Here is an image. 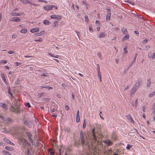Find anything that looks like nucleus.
<instances>
[{
    "instance_id": "27",
    "label": "nucleus",
    "mask_w": 155,
    "mask_h": 155,
    "mask_svg": "<svg viewBox=\"0 0 155 155\" xmlns=\"http://www.w3.org/2000/svg\"><path fill=\"white\" fill-rule=\"evenodd\" d=\"M44 24L46 25H49L50 24V22L48 20H45L43 22Z\"/></svg>"
},
{
    "instance_id": "5",
    "label": "nucleus",
    "mask_w": 155,
    "mask_h": 155,
    "mask_svg": "<svg viewBox=\"0 0 155 155\" xmlns=\"http://www.w3.org/2000/svg\"><path fill=\"white\" fill-rule=\"evenodd\" d=\"M54 5H46L44 7V8L46 10H50L52 9Z\"/></svg>"
},
{
    "instance_id": "59",
    "label": "nucleus",
    "mask_w": 155,
    "mask_h": 155,
    "mask_svg": "<svg viewBox=\"0 0 155 155\" xmlns=\"http://www.w3.org/2000/svg\"><path fill=\"white\" fill-rule=\"evenodd\" d=\"M130 87V85H128L124 89V90H127Z\"/></svg>"
},
{
    "instance_id": "8",
    "label": "nucleus",
    "mask_w": 155,
    "mask_h": 155,
    "mask_svg": "<svg viewBox=\"0 0 155 155\" xmlns=\"http://www.w3.org/2000/svg\"><path fill=\"white\" fill-rule=\"evenodd\" d=\"M138 89L135 87L134 86L133 87L130 91V94L131 95L134 94L136 91Z\"/></svg>"
},
{
    "instance_id": "24",
    "label": "nucleus",
    "mask_w": 155,
    "mask_h": 155,
    "mask_svg": "<svg viewBox=\"0 0 155 155\" xmlns=\"http://www.w3.org/2000/svg\"><path fill=\"white\" fill-rule=\"evenodd\" d=\"M151 82H150V79H148L147 81V86L148 87H149L150 86V85L151 84Z\"/></svg>"
},
{
    "instance_id": "26",
    "label": "nucleus",
    "mask_w": 155,
    "mask_h": 155,
    "mask_svg": "<svg viewBox=\"0 0 155 155\" xmlns=\"http://www.w3.org/2000/svg\"><path fill=\"white\" fill-rule=\"evenodd\" d=\"M4 140L8 144H9L11 143V141L6 138H4Z\"/></svg>"
},
{
    "instance_id": "14",
    "label": "nucleus",
    "mask_w": 155,
    "mask_h": 155,
    "mask_svg": "<svg viewBox=\"0 0 155 155\" xmlns=\"http://www.w3.org/2000/svg\"><path fill=\"white\" fill-rule=\"evenodd\" d=\"M20 141L24 143V145H26V144H28V143L27 140L25 139L22 138H20Z\"/></svg>"
},
{
    "instance_id": "47",
    "label": "nucleus",
    "mask_w": 155,
    "mask_h": 155,
    "mask_svg": "<svg viewBox=\"0 0 155 155\" xmlns=\"http://www.w3.org/2000/svg\"><path fill=\"white\" fill-rule=\"evenodd\" d=\"M137 55V54H136V55L134 57L133 60L132 61V62H133V63H134L135 62V61H136V59Z\"/></svg>"
},
{
    "instance_id": "60",
    "label": "nucleus",
    "mask_w": 155,
    "mask_h": 155,
    "mask_svg": "<svg viewBox=\"0 0 155 155\" xmlns=\"http://www.w3.org/2000/svg\"><path fill=\"white\" fill-rule=\"evenodd\" d=\"M152 58L153 59L155 58V53H153L152 55Z\"/></svg>"
},
{
    "instance_id": "43",
    "label": "nucleus",
    "mask_w": 155,
    "mask_h": 155,
    "mask_svg": "<svg viewBox=\"0 0 155 155\" xmlns=\"http://www.w3.org/2000/svg\"><path fill=\"white\" fill-rule=\"evenodd\" d=\"M5 148L6 150H12V147H8V146H6L5 147Z\"/></svg>"
},
{
    "instance_id": "62",
    "label": "nucleus",
    "mask_w": 155,
    "mask_h": 155,
    "mask_svg": "<svg viewBox=\"0 0 155 155\" xmlns=\"http://www.w3.org/2000/svg\"><path fill=\"white\" fill-rule=\"evenodd\" d=\"M25 106L28 107H29V103H27L26 104H25Z\"/></svg>"
},
{
    "instance_id": "12",
    "label": "nucleus",
    "mask_w": 155,
    "mask_h": 155,
    "mask_svg": "<svg viewBox=\"0 0 155 155\" xmlns=\"http://www.w3.org/2000/svg\"><path fill=\"white\" fill-rule=\"evenodd\" d=\"M107 36V34L105 32H103L99 35V38H103Z\"/></svg>"
},
{
    "instance_id": "33",
    "label": "nucleus",
    "mask_w": 155,
    "mask_h": 155,
    "mask_svg": "<svg viewBox=\"0 0 155 155\" xmlns=\"http://www.w3.org/2000/svg\"><path fill=\"white\" fill-rule=\"evenodd\" d=\"M21 2L24 4H26L28 3V0H21Z\"/></svg>"
},
{
    "instance_id": "46",
    "label": "nucleus",
    "mask_w": 155,
    "mask_h": 155,
    "mask_svg": "<svg viewBox=\"0 0 155 155\" xmlns=\"http://www.w3.org/2000/svg\"><path fill=\"white\" fill-rule=\"evenodd\" d=\"M148 41L147 39H145L143 41L142 43L143 44H146L147 43Z\"/></svg>"
},
{
    "instance_id": "52",
    "label": "nucleus",
    "mask_w": 155,
    "mask_h": 155,
    "mask_svg": "<svg viewBox=\"0 0 155 155\" xmlns=\"http://www.w3.org/2000/svg\"><path fill=\"white\" fill-rule=\"evenodd\" d=\"M150 48V46L149 45H147L144 48V49L145 50H147Z\"/></svg>"
},
{
    "instance_id": "44",
    "label": "nucleus",
    "mask_w": 155,
    "mask_h": 155,
    "mask_svg": "<svg viewBox=\"0 0 155 155\" xmlns=\"http://www.w3.org/2000/svg\"><path fill=\"white\" fill-rule=\"evenodd\" d=\"M24 122L25 124H26V125H28L29 124V121L27 120H24Z\"/></svg>"
},
{
    "instance_id": "32",
    "label": "nucleus",
    "mask_w": 155,
    "mask_h": 155,
    "mask_svg": "<svg viewBox=\"0 0 155 155\" xmlns=\"http://www.w3.org/2000/svg\"><path fill=\"white\" fill-rule=\"evenodd\" d=\"M58 25V23L57 21H54V22L53 23V25L54 27H56Z\"/></svg>"
},
{
    "instance_id": "57",
    "label": "nucleus",
    "mask_w": 155,
    "mask_h": 155,
    "mask_svg": "<svg viewBox=\"0 0 155 155\" xmlns=\"http://www.w3.org/2000/svg\"><path fill=\"white\" fill-rule=\"evenodd\" d=\"M20 64H21L20 63H19V62H16L15 63V64L17 66H19Z\"/></svg>"
},
{
    "instance_id": "38",
    "label": "nucleus",
    "mask_w": 155,
    "mask_h": 155,
    "mask_svg": "<svg viewBox=\"0 0 155 155\" xmlns=\"http://www.w3.org/2000/svg\"><path fill=\"white\" fill-rule=\"evenodd\" d=\"M51 100V98H45L43 99V100L44 102H47L48 101Z\"/></svg>"
},
{
    "instance_id": "48",
    "label": "nucleus",
    "mask_w": 155,
    "mask_h": 155,
    "mask_svg": "<svg viewBox=\"0 0 155 155\" xmlns=\"http://www.w3.org/2000/svg\"><path fill=\"white\" fill-rule=\"evenodd\" d=\"M8 94H10L11 97H13V95L12 93L9 90H8Z\"/></svg>"
},
{
    "instance_id": "18",
    "label": "nucleus",
    "mask_w": 155,
    "mask_h": 155,
    "mask_svg": "<svg viewBox=\"0 0 155 155\" xmlns=\"http://www.w3.org/2000/svg\"><path fill=\"white\" fill-rule=\"evenodd\" d=\"M48 152L51 155H54L55 152L51 148L48 149Z\"/></svg>"
},
{
    "instance_id": "17",
    "label": "nucleus",
    "mask_w": 155,
    "mask_h": 155,
    "mask_svg": "<svg viewBox=\"0 0 155 155\" xmlns=\"http://www.w3.org/2000/svg\"><path fill=\"white\" fill-rule=\"evenodd\" d=\"M138 104V98L136 99L135 101V102L134 104L132 103V106L134 107H135V108H136Z\"/></svg>"
},
{
    "instance_id": "6",
    "label": "nucleus",
    "mask_w": 155,
    "mask_h": 155,
    "mask_svg": "<svg viewBox=\"0 0 155 155\" xmlns=\"http://www.w3.org/2000/svg\"><path fill=\"white\" fill-rule=\"evenodd\" d=\"M95 128L94 127H93L92 130V134L93 140H95V141H96L97 140V139L96 137V136L95 134Z\"/></svg>"
},
{
    "instance_id": "41",
    "label": "nucleus",
    "mask_w": 155,
    "mask_h": 155,
    "mask_svg": "<svg viewBox=\"0 0 155 155\" xmlns=\"http://www.w3.org/2000/svg\"><path fill=\"white\" fill-rule=\"evenodd\" d=\"M21 32L22 33H25L27 32V30L26 29H23L21 30Z\"/></svg>"
},
{
    "instance_id": "58",
    "label": "nucleus",
    "mask_w": 155,
    "mask_h": 155,
    "mask_svg": "<svg viewBox=\"0 0 155 155\" xmlns=\"http://www.w3.org/2000/svg\"><path fill=\"white\" fill-rule=\"evenodd\" d=\"M49 54L51 57H54V54H52L51 53H49Z\"/></svg>"
},
{
    "instance_id": "16",
    "label": "nucleus",
    "mask_w": 155,
    "mask_h": 155,
    "mask_svg": "<svg viewBox=\"0 0 155 155\" xmlns=\"http://www.w3.org/2000/svg\"><path fill=\"white\" fill-rule=\"evenodd\" d=\"M39 30V29L38 28H34L31 30L30 31L32 33L37 32Z\"/></svg>"
},
{
    "instance_id": "13",
    "label": "nucleus",
    "mask_w": 155,
    "mask_h": 155,
    "mask_svg": "<svg viewBox=\"0 0 155 155\" xmlns=\"http://www.w3.org/2000/svg\"><path fill=\"white\" fill-rule=\"evenodd\" d=\"M103 136L101 134H100L97 137H96L97 138V140L96 141H95V140H94L95 141H97V142H99L100 140H98V139H100V140H101V139L103 137Z\"/></svg>"
},
{
    "instance_id": "3",
    "label": "nucleus",
    "mask_w": 155,
    "mask_h": 155,
    "mask_svg": "<svg viewBox=\"0 0 155 155\" xmlns=\"http://www.w3.org/2000/svg\"><path fill=\"white\" fill-rule=\"evenodd\" d=\"M0 118L2 119L7 124L11 123L12 121V119L9 117H4L3 116H0Z\"/></svg>"
},
{
    "instance_id": "55",
    "label": "nucleus",
    "mask_w": 155,
    "mask_h": 155,
    "mask_svg": "<svg viewBox=\"0 0 155 155\" xmlns=\"http://www.w3.org/2000/svg\"><path fill=\"white\" fill-rule=\"evenodd\" d=\"M97 71H100V68L99 65L98 64H97Z\"/></svg>"
},
{
    "instance_id": "49",
    "label": "nucleus",
    "mask_w": 155,
    "mask_h": 155,
    "mask_svg": "<svg viewBox=\"0 0 155 155\" xmlns=\"http://www.w3.org/2000/svg\"><path fill=\"white\" fill-rule=\"evenodd\" d=\"M35 41H38L40 42L42 41V39L41 38H39L38 39L35 40Z\"/></svg>"
},
{
    "instance_id": "10",
    "label": "nucleus",
    "mask_w": 155,
    "mask_h": 155,
    "mask_svg": "<svg viewBox=\"0 0 155 155\" xmlns=\"http://www.w3.org/2000/svg\"><path fill=\"white\" fill-rule=\"evenodd\" d=\"M12 21L15 22L20 21H21V19L19 18L14 17Z\"/></svg>"
},
{
    "instance_id": "35",
    "label": "nucleus",
    "mask_w": 155,
    "mask_h": 155,
    "mask_svg": "<svg viewBox=\"0 0 155 155\" xmlns=\"http://www.w3.org/2000/svg\"><path fill=\"white\" fill-rule=\"evenodd\" d=\"M155 95V91L153 92L152 93H151L150 94H149L148 96L150 97H153V96Z\"/></svg>"
},
{
    "instance_id": "54",
    "label": "nucleus",
    "mask_w": 155,
    "mask_h": 155,
    "mask_svg": "<svg viewBox=\"0 0 155 155\" xmlns=\"http://www.w3.org/2000/svg\"><path fill=\"white\" fill-rule=\"evenodd\" d=\"M8 53L10 54H13L14 53V51H10L8 52Z\"/></svg>"
},
{
    "instance_id": "21",
    "label": "nucleus",
    "mask_w": 155,
    "mask_h": 155,
    "mask_svg": "<svg viewBox=\"0 0 155 155\" xmlns=\"http://www.w3.org/2000/svg\"><path fill=\"white\" fill-rule=\"evenodd\" d=\"M111 13H108L107 14V15H106V19L107 20H109L110 19V16H111Z\"/></svg>"
},
{
    "instance_id": "25",
    "label": "nucleus",
    "mask_w": 155,
    "mask_h": 155,
    "mask_svg": "<svg viewBox=\"0 0 155 155\" xmlns=\"http://www.w3.org/2000/svg\"><path fill=\"white\" fill-rule=\"evenodd\" d=\"M1 76L2 78V80H3V81L5 83H6V81L5 79V78L4 74H1Z\"/></svg>"
},
{
    "instance_id": "30",
    "label": "nucleus",
    "mask_w": 155,
    "mask_h": 155,
    "mask_svg": "<svg viewBox=\"0 0 155 155\" xmlns=\"http://www.w3.org/2000/svg\"><path fill=\"white\" fill-rule=\"evenodd\" d=\"M97 56L101 60L102 59V56L100 52H99L97 53Z\"/></svg>"
},
{
    "instance_id": "39",
    "label": "nucleus",
    "mask_w": 155,
    "mask_h": 155,
    "mask_svg": "<svg viewBox=\"0 0 155 155\" xmlns=\"http://www.w3.org/2000/svg\"><path fill=\"white\" fill-rule=\"evenodd\" d=\"M132 145L128 144H127V146L126 147V148L127 150H130V149L132 147Z\"/></svg>"
},
{
    "instance_id": "64",
    "label": "nucleus",
    "mask_w": 155,
    "mask_h": 155,
    "mask_svg": "<svg viewBox=\"0 0 155 155\" xmlns=\"http://www.w3.org/2000/svg\"><path fill=\"white\" fill-rule=\"evenodd\" d=\"M134 63H133V62H132L130 64H129L128 66H129L130 67H131V66L133 65Z\"/></svg>"
},
{
    "instance_id": "51",
    "label": "nucleus",
    "mask_w": 155,
    "mask_h": 155,
    "mask_svg": "<svg viewBox=\"0 0 155 155\" xmlns=\"http://www.w3.org/2000/svg\"><path fill=\"white\" fill-rule=\"evenodd\" d=\"M126 2H128V3L132 5H134V3L133 2H131L129 1H126Z\"/></svg>"
},
{
    "instance_id": "9",
    "label": "nucleus",
    "mask_w": 155,
    "mask_h": 155,
    "mask_svg": "<svg viewBox=\"0 0 155 155\" xmlns=\"http://www.w3.org/2000/svg\"><path fill=\"white\" fill-rule=\"evenodd\" d=\"M40 88L41 89L45 88L49 90L53 89V87L47 85L41 86H40Z\"/></svg>"
},
{
    "instance_id": "23",
    "label": "nucleus",
    "mask_w": 155,
    "mask_h": 155,
    "mask_svg": "<svg viewBox=\"0 0 155 155\" xmlns=\"http://www.w3.org/2000/svg\"><path fill=\"white\" fill-rule=\"evenodd\" d=\"M80 142L79 141H75L74 142V145L75 147H78L79 146Z\"/></svg>"
},
{
    "instance_id": "53",
    "label": "nucleus",
    "mask_w": 155,
    "mask_h": 155,
    "mask_svg": "<svg viewBox=\"0 0 155 155\" xmlns=\"http://www.w3.org/2000/svg\"><path fill=\"white\" fill-rule=\"evenodd\" d=\"M20 83V81L18 80H16L15 81V84H18Z\"/></svg>"
},
{
    "instance_id": "2",
    "label": "nucleus",
    "mask_w": 155,
    "mask_h": 155,
    "mask_svg": "<svg viewBox=\"0 0 155 155\" xmlns=\"http://www.w3.org/2000/svg\"><path fill=\"white\" fill-rule=\"evenodd\" d=\"M14 102V104L11 105L10 109L11 110L16 113H20L22 111V110L20 109L19 100L18 99L17 101L15 100Z\"/></svg>"
},
{
    "instance_id": "19",
    "label": "nucleus",
    "mask_w": 155,
    "mask_h": 155,
    "mask_svg": "<svg viewBox=\"0 0 155 155\" xmlns=\"http://www.w3.org/2000/svg\"><path fill=\"white\" fill-rule=\"evenodd\" d=\"M140 86V82L139 81H137V82L135 84L134 86L137 88V89H138L139 87Z\"/></svg>"
},
{
    "instance_id": "31",
    "label": "nucleus",
    "mask_w": 155,
    "mask_h": 155,
    "mask_svg": "<svg viewBox=\"0 0 155 155\" xmlns=\"http://www.w3.org/2000/svg\"><path fill=\"white\" fill-rule=\"evenodd\" d=\"M127 47L126 46H125L124 48V54H125L126 53H127L128 51L127 50Z\"/></svg>"
},
{
    "instance_id": "22",
    "label": "nucleus",
    "mask_w": 155,
    "mask_h": 155,
    "mask_svg": "<svg viewBox=\"0 0 155 155\" xmlns=\"http://www.w3.org/2000/svg\"><path fill=\"white\" fill-rule=\"evenodd\" d=\"M98 73V76L99 78L100 81H101V72H100V70L97 71Z\"/></svg>"
},
{
    "instance_id": "42",
    "label": "nucleus",
    "mask_w": 155,
    "mask_h": 155,
    "mask_svg": "<svg viewBox=\"0 0 155 155\" xmlns=\"http://www.w3.org/2000/svg\"><path fill=\"white\" fill-rule=\"evenodd\" d=\"M84 18L86 21L87 22H88L89 20V19L87 15H85V16Z\"/></svg>"
},
{
    "instance_id": "7",
    "label": "nucleus",
    "mask_w": 155,
    "mask_h": 155,
    "mask_svg": "<svg viewBox=\"0 0 155 155\" xmlns=\"http://www.w3.org/2000/svg\"><path fill=\"white\" fill-rule=\"evenodd\" d=\"M103 142L105 144H106L108 146L111 145L113 143L110 140H103Z\"/></svg>"
},
{
    "instance_id": "28",
    "label": "nucleus",
    "mask_w": 155,
    "mask_h": 155,
    "mask_svg": "<svg viewBox=\"0 0 155 155\" xmlns=\"http://www.w3.org/2000/svg\"><path fill=\"white\" fill-rule=\"evenodd\" d=\"M80 116L79 115H76V121L77 123H78L80 121Z\"/></svg>"
},
{
    "instance_id": "50",
    "label": "nucleus",
    "mask_w": 155,
    "mask_h": 155,
    "mask_svg": "<svg viewBox=\"0 0 155 155\" xmlns=\"http://www.w3.org/2000/svg\"><path fill=\"white\" fill-rule=\"evenodd\" d=\"M152 53L151 52H149L148 53V57L149 58H150L151 57H152Z\"/></svg>"
},
{
    "instance_id": "1",
    "label": "nucleus",
    "mask_w": 155,
    "mask_h": 155,
    "mask_svg": "<svg viewBox=\"0 0 155 155\" xmlns=\"http://www.w3.org/2000/svg\"><path fill=\"white\" fill-rule=\"evenodd\" d=\"M80 138L81 140V143L82 146H86L88 148H90V144L88 140L86 134H84L82 130H80Z\"/></svg>"
},
{
    "instance_id": "36",
    "label": "nucleus",
    "mask_w": 155,
    "mask_h": 155,
    "mask_svg": "<svg viewBox=\"0 0 155 155\" xmlns=\"http://www.w3.org/2000/svg\"><path fill=\"white\" fill-rule=\"evenodd\" d=\"M121 31L123 33L125 34L127 32V31L126 29H125L124 28H123L121 29Z\"/></svg>"
},
{
    "instance_id": "37",
    "label": "nucleus",
    "mask_w": 155,
    "mask_h": 155,
    "mask_svg": "<svg viewBox=\"0 0 155 155\" xmlns=\"http://www.w3.org/2000/svg\"><path fill=\"white\" fill-rule=\"evenodd\" d=\"M11 15L12 16H19V14L15 12H12V13H11Z\"/></svg>"
},
{
    "instance_id": "34",
    "label": "nucleus",
    "mask_w": 155,
    "mask_h": 155,
    "mask_svg": "<svg viewBox=\"0 0 155 155\" xmlns=\"http://www.w3.org/2000/svg\"><path fill=\"white\" fill-rule=\"evenodd\" d=\"M127 117L128 119L130 120L131 122H134V120L130 115H127Z\"/></svg>"
},
{
    "instance_id": "63",
    "label": "nucleus",
    "mask_w": 155,
    "mask_h": 155,
    "mask_svg": "<svg viewBox=\"0 0 155 155\" xmlns=\"http://www.w3.org/2000/svg\"><path fill=\"white\" fill-rule=\"evenodd\" d=\"M27 155H29V149L28 148H27Z\"/></svg>"
},
{
    "instance_id": "45",
    "label": "nucleus",
    "mask_w": 155,
    "mask_h": 155,
    "mask_svg": "<svg viewBox=\"0 0 155 155\" xmlns=\"http://www.w3.org/2000/svg\"><path fill=\"white\" fill-rule=\"evenodd\" d=\"M85 119L84 121V124L83 126V127L84 129L86 126V123L85 122Z\"/></svg>"
},
{
    "instance_id": "61",
    "label": "nucleus",
    "mask_w": 155,
    "mask_h": 155,
    "mask_svg": "<svg viewBox=\"0 0 155 155\" xmlns=\"http://www.w3.org/2000/svg\"><path fill=\"white\" fill-rule=\"evenodd\" d=\"M2 62L3 64H5L7 63V62L6 61L2 60Z\"/></svg>"
},
{
    "instance_id": "56",
    "label": "nucleus",
    "mask_w": 155,
    "mask_h": 155,
    "mask_svg": "<svg viewBox=\"0 0 155 155\" xmlns=\"http://www.w3.org/2000/svg\"><path fill=\"white\" fill-rule=\"evenodd\" d=\"M65 108L67 110H68L69 109V107L68 105H66L65 106Z\"/></svg>"
},
{
    "instance_id": "11",
    "label": "nucleus",
    "mask_w": 155,
    "mask_h": 155,
    "mask_svg": "<svg viewBox=\"0 0 155 155\" xmlns=\"http://www.w3.org/2000/svg\"><path fill=\"white\" fill-rule=\"evenodd\" d=\"M32 135L30 133V142L33 145H35L36 144L34 141L31 138Z\"/></svg>"
},
{
    "instance_id": "29",
    "label": "nucleus",
    "mask_w": 155,
    "mask_h": 155,
    "mask_svg": "<svg viewBox=\"0 0 155 155\" xmlns=\"http://www.w3.org/2000/svg\"><path fill=\"white\" fill-rule=\"evenodd\" d=\"M129 38V35H128L125 36L123 38V40H124L126 39H128Z\"/></svg>"
},
{
    "instance_id": "40",
    "label": "nucleus",
    "mask_w": 155,
    "mask_h": 155,
    "mask_svg": "<svg viewBox=\"0 0 155 155\" xmlns=\"http://www.w3.org/2000/svg\"><path fill=\"white\" fill-rule=\"evenodd\" d=\"M89 30L91 32H92L94 31L93 30L92 28V26L91 25L89 26Z\"/></svg>"
},
{
    "instance_id": "15",
    "label": "nucleus",
    "mask_w": 155,
    "mask_h": 155,
    "mask_svg": "<svg viewBox=\"0 0 155 155\" xmlns=\"http://www.w3.org/2000/svg\"><path fill=\"white\" fill-rule=\"evenodd\" d=\"M44 34V31H41L39 33H35L34 35L35 36H41L43 35Z\"/></svg>"
},
{
    "instance_id": "4",
    "label": "nucleus",
    "mask_w": 155,
    "mask_h": 155,
    "mask_svg": "<svg viewBox=\"0 0 155 155\" xmlns=\"http://www.w3.org/2000/svg\"><path fill=\"white\" fill-rule=\"evenodd\" d=\"M50 18L51 19H55L58 20L61 18V17L59 15H51Z\"/></svg>"
},
{
    "instance_id": "20",
    "label": "nucleus",
    "mask_w": 155,
    "mask_h": 155,
    "mask_svg": "<svg viewBox=\"0 0 155 155\" xmlns=\"http://www.w3.org/2000/svg\"><path fill=\"white\" fill-rule=\"evenodd\" d=\"M1 107H3L5 110H7L8 109V107L4 103H2V105L0 106Z\"/></svg>"
}]
</instances>
